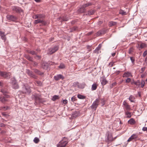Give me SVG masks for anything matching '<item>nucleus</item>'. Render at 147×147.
I'll return each mask as SVG.
<instances>
[{
	"label": "nucleus",
	"instance_id": "obj_5",
	"mask_svg": "<svg viewBox=\"0 0 147 147\" xmlns=\"http://www.w3.org/2000/svg\"><path fill=\"white\" fill-rule=\"evenodd\" d=\"M21 92L22 93L29 94L31 92L30 87L28 86L24 85L22 87Z\"/></svg>",
	"mask_w": 147,
	"mask_h": 147
},
{
	"label": "nucleus",
	"instance_id": "obj_17",
	"mask_svg": "<svg viewBox=\"0 0 147 147\" xmlns=\"http://www.w3.org/2000/svg\"><path fill=\"white\" fill-rule=\"evenodd\" d=\"M123 76V77L128 78L129 77H132V75L130 72H127L124 73Z\"/></svg>",
	"mask_w": 147,
	"mask_h": 147
},
{
	"label": "nucleus",
	"instance_id": "obj_32",
	"mask_svg": "<svg viewBox=\"0 0 147 147\" xmlns=\"http://www.w3.org/2000/svg\"><path fill=\"white\" fill-rule=\"evenodd\" d=\"M33 141L35 143L37 144L40 141V140L37 137H35L34 138Z\"/></svg>",
	"mask_w": 147,
	"mask_h": 147
},
{
	"label": "nucleus",
	"instance_id": "obj_44",
	"mask_svg": "<svg viewBox=\"0 0 147 147\" xmlns=\"http://www.w3.org/2000/svg\"><path fill=\"white\" fill-rule=\"evenodd\" d=\"M145 82L143 80H142L141 81V83H140V84H141V87L142 88H143L145 84Z\"/></svg>",
	"mask_w": 147,
	"mask_h": 147
},
{
	"label": "nucleus",
	"instance_id": "obj_51",
	"mask_svg": "<svg viewBox=\"0 0 147 147\" xmlns=\"http://www.w3.org/2000/svg\"><path fill=\"white\" fill-rule=\"evenodd\" d=\"M68 101L67 100H63V104L65 105L67 103Z\"/></svg>",
	"mask_w": 147,
	"mask_h": 147
},
{
	"label": "nucleus",
	"instance_id": "obj_55",
	"mask_svg": "<svg viewBox=\"0 0 147 147\" xmlns=\"http://www.w3.org/2000/svg\"><path fill=\"white\" fill-rule=\"evenodd\" d=\"M33 65L34 66H37V65H38V63H37L36 62H35V61H33Z\"/></svg>",
	"mask_w": 147,
	"mask_h": 147
},
{
	"label": "nucleus",
	"instance_id": "obj_58",
	"mask_svg": "<svg viewBox=\"0 0 147 147\" xmlns=\"http://www.w3.org/2000/svg\"><path fill=\"white\" fill-rule=\"evenodd\" d=\"M54 38H50L49 40V42H52Z\"/></svg>",
	"mask_w": 147,
	"mask_h": 147
},
{
	"label": "nucleus",
	"instance_id": "obj_19",
	"mask_svg": "<svg viewBox=\"0 0 147 147\" xmlns=\"http://www.w3.org/2000/svg\"><path fill=\"white\" fill-rule=\"evenodd\" d=\"M101 84L102 85H105L107 83V81L104 78H102L100 80Z\"/></svg>",
	"mask_w": 147,
	"mask_h": 147
},
{
	"label": "nucleus",
	"instance_id": "obj_15",
	"mask_svg": "<svg viewBox=\"0 0 147 147\" xmlns=\"http://www.w3.org/2000/svg\"><path fill=\"white\" fill-rule=\"evenodd\" d=\"M138 137L137 135L136 134H134L132 135L129 138V139L127 140L128 142H129L131 141L132 140L137 139Z\"/></svg>",
	"mask_w": 147,
	"mask_h": 147
},
{
	"label": "nucleus",
	"instance_id": "obj_37",
	"mask_svg": "<svg viewBox=\"0 0 147 147\" xmlns=\"http://www.w3.org/2000/svg\"><path fill=\"white\" fill-rule=\"evenodd\" d=\"M119 13L122 15H125L126 14V12L122 10H121L120 11Z\"/></svg>",
	"mask_w": 147,
	"mask_h": 147
},
{
	"label": "nucleus",
	"instance_id": "obj_22",
	"mask_svg": "<svg viewBox=\"0 0 147 147\" xmlns=\"http://www.w3.org/2000/svg\"><path fill=\"white\" fill-rule=\"evenodd\" d=\"M34 72L36 74L42 76L43 74V73L41 72L40 71L37 69H35L34 70Z\"/></svg>",
	"mask_w": 147,
	"mask_h": 147
},
{
	"label": "nucleus",
	"instance_id": "obj_10",
	"mask_svg": "<svg viewBox=\"0 0 147 147\" xmlns=\"http://www.w3.org/2000/svg\"><path fill=\"white\" fill-rule=\"evenodd\" d=\"M26 73L31 77L33 78L34 79H37V77L35 75L32 71L29 69H26Z\"/></svg>",
	"mask_w": 147,
	"mask_h": 147
},
{
	"label": "nucleus",
	"instance_id": "obj_43",
	"mask_svg": "<svg viewBox=\"0 0 147 147\" xmlns=\"http://www.w3.org/2000/svg\"><path fill=\"white\" fill-rule=\"evenodd\" d=\"M134 83L135 85L138 86H140V82L138 81L134 82Z\"/></svg>",
	"mask_w": 147,
	"mask_h": 147
},
{
	"label": "nucleus",
	"instance_id": "obj_45",
	"mask_svg": "<svg viewBox=\"0 0 147 147\" xmlns=\"http://www.w3.org/2000/svg\"><path fill=\"white\" fill-rule=\"evenodd\" d=\"M71 31L72 32L77 30L78 29V27L76 26H74L71 28Z\"/></svg>",
	"mask_w": 147,
	"mask_h": 147
},
{
	"label": "nucleus",
	"instance_id": "obj_29",
	"mask_svg": "<svg viewBox=\"0 0 147 147\" xmlns=\"http://www.w3.org/2000/svg\"><path fill=\"white\" fill-rule=\"evenodd\" d=\"M145 44L143 43L140 44V47H139V50H140L141 49L144 48L145 47Z\"/></svg>",
	"mask_w": 147,
	"mask_h": 147
},
{
	"label": "nucleus",
	"instance_id": "obj_38",
	"mask_svg": "<svg viewBox=\"0 0 147 147\" xmlns=\"http://www.w3.org/2000/svg\"><path fill=\"white\" fill-rule=\"evenodd\" d=\"M124 108L127 110H129L130 109V106L128 104L124 106Z\"/></svg>",
	"mask_w": 147,
	"mask_h": 147
},
{
	"label": "nucleus",
	"instance_id": "obj_57",
	"mask_svg": "<svg viewBox=\"0 0 147 147\" xmlns=\"http://www.w3.org/2000/svg\"><path fill=\"white\" fill-rule=\"evenodd\" d=\"M33 18L35 19H38V14H36V15H35L34 16V17H33Z\"/></svg>",
	"mask_w": 147,
	"mask_h": 147
},
{
	"label": "nucleus",
	"instance_id": "obj_23",
	"mask_svg": "<svg viewBox=\"0 0 147 147\" xmlns=\"http://www.w3.org/2000/svg\"><path fill=\"white\" fill-rule=\"evenodd\" d=\"M95 12L94 10H91L88 11L87 13L86 14V15L90 16L93 14Z\"/></svg>",
	"mask_w": 147,
	"mask_h": 147
},
{
	"label": "nucleus",
	"instance_id": "obj_54",
	"mask_svg": "<svg viewBox=\"0 0 147 147\" xmlns=\"http://www.w3.org/2000/svg\"><path fill=\"white\" fill-rule=\"evenodd\" d=\"M146 67H142L141 69V71L140 72L141 73H142L144 71Z\"/></svg>",
	"mask_w": 147,
	"mask_h": 147
},
{
	"label": "nucleus",
	"instance_id": "obj_2",
	"mask_svg": "<svg viewBox=\"0 0 147 147\" xmlns=\"http://www.w3.org/2000/svg\"><path fill=\"white\" fill-rule=\"evenodd\" d=\"M1 91L3 93L4 96L3 97L0 96V101L2 103H4L7 100L5 98H8L9 96L7 94L8 92L7 91L3 90H1Z\"/></svg>",
	"mask_w": 147,
	"mask_h": 147
},
{
	"label": "nucleus",
	"instance_id": "obj_49",
	"mask_svg": "<svg viewBox=\"0 0 147 147\" xmlns=\"http://www.w3.org/2000/svg\"><path fill=\"white\" fill-rule=\"evenodd\" d=\"M130 59L132 63H134L135 61L134 58L133 57H130Z\"/></svg>",
	"mask_w": 147,
	"mask_h": 147
},
{
	"label": "nucleus",
	"instance_id": "obj_59",
	"mask_svg": "<svg viewBox=\"0 0 147 147\" xmlns=\"http://www.w3.org/2000/svg\"><path fill=\"white\" fill-rule=\"evenodd\" d=\"M102 47V45L101 44H99V45H98V47H97L98 48H99V49H100L101 47Z\"/></svg>",
	"mask_w": 147,
	"mask_h": 147
},
{
	"label": "nucleus",
	"instance_id": "obj_56",
	"mask_svg": "<svg viewBox=\"0 0 147 147\" xmlns=\"http://www.w3.org/2000/svg\"><path fill=\"white\" fill-rule=\"evenodd\" d=\"M142 130L144 131H147V127H144L142 128Z\"/></svg>",
	"mask_w": 147,
	"mask_h": 147
},
{
	"label": "nucleus",
	"instance_id": "obj_12",
	"mask_svg": "<svg viewBox=\"0 0 147 147\" xmlns=\"http://www.w3.org/2000/svg\"><path fill=\"white\" fill-rule=\"evenodd\" d=\"M12 9L13 11L17 13H20L22 11V10L19 7L16 6L12 7Z\"/></svg>",
	"mask_w": 147,
	"mask_h": 147
},
{
	"label": "nucleus",
	"instance_id": "obj_63",
	"mask_svg": "<svg viewBox=\"0 0 147 147\" xmlns=\"http://www.w3.org/2000/svg\"><path fill=\"white\" fill-rule=\"evenodd\" d=\"M92 32H90L88 33V35H90L92 34Z\"/></svg>",
	"mask_w": 147,
	"mask_h": 147
},
{
	"label": "nucleus",
	"instance_id": "obj_39",
	"mask_svg": "<svg viewBox=\"0 0 147 147\" xmlns=\"http://www.w3.org/2000/svg\"><path fill=\"white\" fill-rule=\"evenodd\" d=\"M76 96H74L71 98V101L72 102H74L76 100Z\"/></svg>",
	"mask_w": 147,
	"mask_h": 147
},
{
	"label": "nucleus",
	"instance_id": "obj_1",
	"mask_svg": "<svg viewBox=\"0 0 147 147\" xmlns=\"http://www.w3.org/2000/svg\"><path fill=\"white\" fill-rule=\"evenodd\" d=\"M32 98L35 100V104L36 105L38 103H41L42 102L41 98V95L39 94H35L32 95Z\"/></svg>",
	"mask_w": 147,
	"mask_h": 147
},
{
	"label": "nucleus",
	"instance_id": "obj_27",
	"mask_svg": "<svg viewBox=\"0 0 147 147\" xmlns=\"http://www.w3.org/2000/svg\"><path fill=\"white\" fill-rule=\"evenodd\" d=\"M125 115H126L127 117L128 118H130L131 117V113L130 112H129L128 111L125 112Z\"/></svg>",
	"mask_w": 147,
	"mask_h": 147
},
{
	"label": "nucleus",
	"instance_id": "obj_33",
	"mask_svg": "<svg viewBox=\"0 0 147 147\" xmlns=\"http://www.w3.org/2000/svg\"><path fill=\"white\" fill-rule=\"evenodd\" d=\"M58 67L61 69H63L65 68V66L63 63H61Z\"/></svg>",
	"mask_w": 147,
	"mask_h": 147
},
{
	"label": "nucleus",
	"instance_id": "obj_6",
	"mask_svg": "<svg viewBox=\"0 0 147 147\" xmlns=\"http://www.w3.org/2000/svg\"><path fill=\"white\" fill-rule=\"evenodd\" d=\"M100 100L99 98H97L96 100L93 103L90 107L92 109H93L94 110H96V108L98 107L99 103Z\"/></svg>",
	"mask_w": 147,
	"mask_h": 147
},
{
	"label": "nucleus",
	"instance_id": "obj_36",
	"mask_svg": "<svg viewBox=\"0 0 147 147\" xmlns=\"http://www.w3.org/2000/svg\"><path fill=\"white\" fill-rule=\"evenodd\" d=\"M77 96L80 99H84L85 98V97L84 96L80 94H78Z\"/></svg>",
	"mask_w": 147,
	"mask_h": 147
},
{
	"label": "nucleus",
	"instance_id": "obj_60",
	"mask_svg": "<svg viewBox=\"0 0 147 147\" xmlns=\"http://www.w3.org/2000/svg\"><path fill=\"white\" fill-rule=\"evenodd\" d=\"M127 104L125 101H124L123 102V105H124V106H125L126 105H127Z\"/></svg>",
	"mask_w": 147,
	"mask_h": 147
},
{
	"label": "nucleus",
	"instance_id": "obj_28",
	"mask_svg": "<svg viewBox=\"0 0 147 147\" xmlns=\"http://www.w3.org/2000/svg\"><path fill=\"white\" fill-rule=\"evenodd\" d=\"M97 87V85L96 84H94L92 86L91 90H94L96 89Z\"/></svg>",
	"mask_w": 147,
	"mask_h": 147
},
{
	"label": "nucleus",
	"instance_id": "obj_42",
	"mask_svg": "<svg viewBox=\"0 0 147 147\" xmlns=\"http://www.w3.org/2000/svg\"><path fill=\"white\" fill-rule=\"evenodd\" d=\"M79 83L78 82H75L73 83V86L74 87L78 86V87Z\"/></svg>",
	"mask_w": 147,
	"mask_h": 147
},
{
	"label": "nucleus",
	"instance_id": "obj_21",
	"mask_svg": "<svg viewBox=\"0 0 147 147\" xmlns=\"http://www.w3.org/2000/svg\"><path fill=\"white\" fill-rule=\"evenodd\" d=\"M128 122L129 124L131 125L134 124L136 123L135 121L133 118L131 119L128 121Z\"/></svg>",
	"mask_w": 147,
	"mask_h": 147
},
{
	"label": "nucleus",
	"instance_id": "obj_18",
	"mask_svg": "<svg viewBox=\"0 0 147 147\" xmlns=\"http://www.w3.org/2000/svg\"><path fill=\"white\" fill-rule=\"evenodd\" d=\"M86 11V9L82 5L80 8L78 10V12L79 13H82Z\"/></svg>",
	"mask_w": 147,
	"mask_h": 147
},
{
	"label": "nucleus",
	"instance_id": "obj_35",
	"mask_svg": "<svg viewBox=\"0 0 147 147\" xmlns=\"http://www.w3.org/2000/svg\"><path fill=\"white\" fill-rule=\"evenodd\" d=\"M28 53H30L32 55H36L37 54L36 53L33 51L28 50Z\"/></svg>",
	"mask_w": 147,
	"mask_h": 147
},
{
	"label": "nucleus",
	"instance_id": "obj_61",
	"mask_svg": "<svg viewBox=\"0 0 147 147\" xmlns=\"http://www.w3.org/2000/svg\"><path fill=\"white\" fill-rule=\"evenodd\" d=\"M145 62L147 64V56L146 57L145 60Z\"/></svg>",
	"mask_w": 147,
	"mask_h": 147
},
{
	"label": "nucleus",
	"instance_id": "obj_26",
	"mask_svg": "<svg viewBox=\"0 0 147 147\" xmlns=\"http://www.w3.org/2000/svg\"><path fill=\"white\" fill-rule=\"evenodd\" d=\"M25 57L26 59L29 60V61H33V58L30 57L29 55H25Z\"/></svg>",
	"mask_w": 147,
	"mask_h": 147
},
{
	"label": "nucleus",
	"instance_id": "obj_11",
	"mask_svg": "<svg viewBox=\"0 0 147 147\" xmlns=\"http://www.w3.org/2000/svg\"><path fill=\"white\" fill-rule=\"evenodd\" d=\"M6 17L7 20L10 21H15L17 19L16 17L10 15H7L6 16Z\"/></svg>",
	"mask_w": 147,
	"mask_h": 147
},
{
	"label": "nucleus",
	"instance_id": "obj_40",
	"mask_svg": "<svg viewBox=\"0 0 147 147\" xmlns=\"http://www.w3.org/2000/svg\"><path fill=\"white\" fill-rule=\"evenodd\" d=\"M115 62L113 61H111L110 62L108 66L109 67H111L114 65Z\"/></svg>",
	"mask_w": 147,
	"mask_h": 147
},
{
	"label": "nucleus",
	"instance_id": "obj_25",
	"mask_svg": "<svg viewBox=\"0 0 147 147\" xmlns=\"http://www.w3.org/2000/svg\"><path fill=\"white\" fill-rule=\"evenodd\" d=\"M86 84L84 83H83L80 84H79L78 88H80L83 89L85 87Z\"/></svg>",
	"mask_w": 147,
	"mask_h": 147
},
{
	"label": "nucleus",
	"instance_id": "obj_8",
	"mask_svg": "<svg viewBox=\"0 0 147 147\" xmlns=\"http://www.w3.org/2000/svg\"><path fill=\"white\" fill-rule=\"evenodd\" d=\"M67 143V140H63L59 142L57 145V147H65Z\"/></svg>",
	"mask_w": 147,
	"mask_h": 147
},
{
	"label": "nucleus",
	"instance_id": "obj_14",
	"mask_svg": "<svg viewBox=\"0 0 147 147\" xmlns=\"http://www.w3.org/2000/svg\"><path fill=\"white\" fill-rule=\"evenodd\" d=\"M54 79L56 81H58L60 79H63L64 78V76L61 74H58L54 76Z\"/></svg>",
	"mask_w": 147,
	"mask_h": 147
},
{
	"label": "nucleus",
	"instance_id": "obj_31",
	"mask_svg": "<svg viewBox=\"0 0 147 147\" xmlns=\"http://www.w3.org/2000/svg\"><path fill=\"white\" fill-rule=\"evenodd\" d=\"M117 24V22H109V26H113Z\"/></svg>",
	"mask_w": 147,
	"mask_h": 147
},
{
	"label": "nucleus",
	"instance_id": "obj_46",
	"mask_svg": "<svg viewBox=\"0 0 147 147\" xmlns=\"http://www.w3.org/2000/svg\"><path fill=\"white\" fill-rule=\"evenodd\" d=\"M133 98L134 97L132 95H131L130 96L129 99L131 102H133V100H132Z\"/></svg>",
	"mask_w": 147,
	"mask_h": 147
},
{
	"label": "nucleus",
	"instance_id": "obj_50",
	"mask_svg": "<svg viewBox=\"0 0 147 147\" xmlns=\"http://www.w3.org/2000/svg\"><path fill=\"white\" fill-rule=\"evenodd\" d=\"M147 54V50L145 51L143 54V57H145Z\"/></svg>",
	"mask_w": 147,
	"mask_h": 147
},
{
	"label": "nucleus",
	"instance_id": "obj_7",
	"mask_svg": "<svg viewBox=\"0 0 147 147\" xmlns=\"http://www.w3.org/2000/svg\"><path fill=\"white\" fill-rule=\"evenodd\" d=\"M0 76L6 78H10V74L9 73L0 71Z\"/></svg>",
	"mask_w": 147,
	"mask_h": 147
},
{
	"label": "nucleus",
	"instance_id": "obj_3",
	"mask_svg": "<svg viewBox=\"0 0 147 147\" xmlns=\"http://www.w3.org/2000/svg\"><path fill=\"white\" fill-rule=\"evenodd\" d=\"M59 49V47L57 46L49 49L47 51V54L51 55L57 51Z\"/></svg>",
	"mask_w": 147,
	"mask_h": 147
},
{
	"label": "nucleus",
	"instance_id": "obj_48",
	"mask_svg": "<svg viewBox=\"0 0 147 147\" xmlns=\"http://www.w3.org/2000/svg\"><path fill=\"white\" fill-rule=\"evenodd\" d=\"M134 49L133 48H131L129 50V54L131 53L133 51Z\"/></svg>",
	"mask_w": 147,
	"mask_h": 147
},
{
	"label": "nucleus",
	"instance_id": "obj_16",
	"mask_svg": "<svg viewBox=\"0 0 147 147\" xmlns=\"http://www.w3.org/2000/svg\"><path fill=\"white\" fill-rule=\"evenodd\" d=\"M0 36L1 37V39L5 42L6 40V37L5 33L0 31Z\"/></svg>",
	"mask_w": 147,
	"mask_h": 147
},
{
	"label": "nucleus",
	"instance_id": "obj_41",
	"mask_svg": "<svg viewBox=\"0 0 147 147\" xmlns=\"http://www.w3.org/2000/svg\"><path fill=\"white\" fill-rule=\"evenodd\" d=\"M36 82L37 84V85L38 86H41L42 85V83L40 81H37Z\"/></svg>",
	"mask_w": 147,
	"mask_h": 147
},
{
	"label": "nucleus",
	"instance_id": "obj_4",
	"mask_svg": "<svg viewBox=\"0 0 147 147\" xmlns=\"http://www.w3.org/2000/svg\"><path fill=\"white\" fill-rule=\"evenodd\" d=\"M11 80L12 88L14 89L18 88L19 86L15 78L13 77L11 78Z\"/></svg>",
	"mask_w": 147,
	"mask_h": 147
},
{
	"label": "nucleus",
	"instance_id": "obj_34",
	"mask_svg": "<svg viewBox=\"0 0 147 147\" xmlns=\"http://www.w3.org/2000/svg\"><path fill=\"white\" fill-rule=\"evenodd\" d=\"M59 98V96H58L57 95H54V96L52 98V100L53 101H55L56 100L58 99Z\"/></svg>",
	"mask_w": 147,
	"mask_h": 147
},
{
	"label": "nucleus",
	"instance_id": "obj_53",
	"mask_svg": "<svg viewBox=\"0 0 147 147\" xmlns=\"http://www.w3.org/2000/svg\"><path fill=\"white\" fill-rule=\"evenodd\" d=\"M8 108H9V107L8 106H5L3 108V109L4 110H7V109H8Z\"/></svg>",
	"mask_w": 147,
	"mask_h": 147
},
{
	"label": "nucleus",
	"instance_id": "obj_20",
	"mask_svg": "<svg viewBox=\"0 0 147 147\" xmlns=\"http://www.w3.org/2000/svg\"><path fill=\"white\" fill-rule=\"evenodd\" d=\"M93 4L91 2H88L82 5L84 8L85 9L86 8L92 5Z\"/></svg>",
	"mask_w": 147,
	"mask_h": 147
},
{
	"label": "nucleus",
	"instance_id": "obj_52",
	"mask_svg": "<svg viewBox=\"0 0 147 147\" xmlns=\"http://www.w3.org/2000/svg\"><path fill=\"white\" fill-rule=\"evenodd\" d=\"M131 81V79L130 78H127L126 80V82L129 83Z\"/></svg>",
	"mask_w": 147,
	"mask_h": 147
},
{
	"label": "nucleus",
	"instance_id": "obj_47",
	"mask_svg": "<svg viewBox=\"0 0 147 147\" xmlns=\"http://www.w3.org/2000/svg\"><path fill=\"white\" fill-rule=\"evenodd\" d=\"M100 50V49L97 47L95 50L94 51V52L95 53H98V51Z\"/></svg>",
	"mask_w": 147,
	"mask_h": 147
},
{
	"label": "nucleus",
	"instance_id": "obj_30",
	"mask_svg": "<svg viewBox=\"0 0 147 147\" xmlns=\"http://www.w3.org/2000/svg\"><path fill=\"white\" fill-rule=\"evenodd\" d=\"M38 19L44 20V18L45 17V16L43 14H38Z\"/></svg>",
	"mask_w": 147,
	"mask_h": 147
},
{
	"label": "nucleus",
	"instance_id": "obj_64",
	"mask_svg": "<svg viewBox=\"0 0 147 147\" xmlns=\"http://www.w3.org/2000/svg\"><path fill=\"white\" fill-rule=\"evenodd\" d=\"M115 55V53H112V55L113 57H114Z\"/></svg>",
	"mask_w": 147,
	"mask_h": 147
},
{
	"label": "nucleus",
	"instance_id": "obj_9",
	"mask_svg": "<svg viewBox=\"0 0 147 147\" xmlns=\"http://www.w3.org/2000/svg\"><path fill=\"white\" fill-rule=\"evenodd\" d=\"M40 23H42L43 25H45L46 24V22L44 20L38 19L37 20H35L34 22L35 24Z\"/></svg>",
	"mask_w": 147,
	"mask_h": 147
},
{
	"label": "nucleus",
	"instance_id": "obj_24",
	"mask_svg": "<svg viewBox=\"0 0 147 147\" xmlns=\"http://www.w3.org/2000/svg\"><path fill=\"white\" fill-rule=\"evenodd\" d=\"M105 33V32L104 31H100L98 32L96 34L97 36H99L101 34H104Z\"/></svg>",
	"mask_w": 147,
	"mask_h": 147
},
{
	"label": "nucleus",
	"instance_id": "obj_13",
	"mask_svg": "<svg viewBox=\"0 0 147 147\" xmlns=\"http://www.w3.org/2000/svg\"><path fill=\"white\" fill-rule=\"evenodd\" d=\"M116 137L113 138L112 135L111 133H108L107 136V139L109 141H112L114 140L116 138Z\"/></svg>",
	"mask_w": 147,
	"mask_h": 147
},
{
	"label": "nucleus",
	"instance_id": "obj_62",
	"mask_svg": "<svg viewBox=\"0 0 147 147\" xmlns=\"http://www.w3.org/2000/svg\"><path fill=\"white\" fill-rule=\"evenodd\" d=\"M116 82H115L112 84V86H115L116 85Z\"/></svg>",
	"mask_w": 147,
	"mask_h": 147
}]
</instances>
